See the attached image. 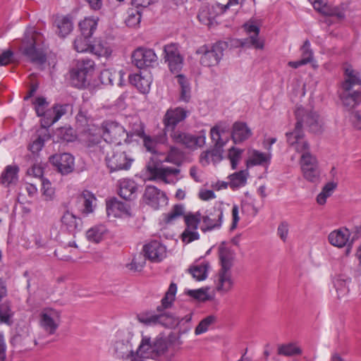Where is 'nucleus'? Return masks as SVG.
Segmentation results:
<instances>
[{
  "label": "nucleus",
  "mask_w": 361,
  "mask_h": 361,
  "mask_svg": "<svg viewBox=\"0 0 361 361\" xmlns=\"http://www.w3.org/2000/svg\"><path fill=\"white\" fill-rule=\"evenodd\" d=\"M177 286L171 283L161 300V305L157 306V311L159 314L145 312L137 315L138 321L147 326L161 325L167 328H175L178 326L187 324L185 328L180 330L182 334H185L191 329L190 322L192 320V313L190 312L183 317H175L172 314L162 313L165 310L171 307L176 298Z\"/></svg>",
  "instance_id": "f257e3e1"
},
{
  "label": "nucleus",
  "mask_w": 361,
  "mask_h": 361,
  "mask_svg": "<svg viewBox=\"0 0 361 361\" xmlns=\"http://www.w3.org/2000/svg\"><path fill=\"white\" fill-rule=\"evenodd\" d=\"M145 256L153 262H159L166 255V247L158 240H152L143 247Z\"/></svg>",
  "instance_id": "aec40b11"
},
{
  "label": "nucleus",
  "mask_w": 361,
  "mask_h": 361,
  "mask_svg": "<svg viewBox=\"0 0 361 361\" xmlns=\"http://www.w3.org/2000/svg\"><path fill=\"white\" fill-rule=\"evenodd\" d=\"M252 135V131L244 122H235L233 126L231 137L234 143H241Z\"/></svg>",
  "instance_id": "bb28decb"
},
{
  "label": "nucleus",
  "mask_w": 361,
  "mask_h": 361,
  "mask_svg": "<svg viewBox=\"0 0 361 361\" xmlns=\"http://www.w3.org/2000/svg\"><path fill=\"white\" fill-rule=\"evenodd\" d=\"M337 188V183L335 182L327 183L322 188L321 192L317 197V202L323 205L326 203V199L330 197L335 189Z\"/></svg>",
  "instance_id": "49530a36"
},
{
  "label": "nucleus",
  "mask_w": 361,
  "mask_h": 361,
  "mask_svg": "<svg viewBox=\"0 0 361 361\" xmlns=\"http://www.w3.org/2000/svg\"><path fill=\"white\" fill-rule=\"evenodd\" d=\"M35 105V109L37 116L41 117L47 111L48 106V102L46 99L42 97H39L35 99L33 102Z\"/></svg>",
  "instance_id": "680f3d73"
},
{
  "label": "nucleus",
  "mask_w": 361,
  "mask_h": 361,
  "mask_svg": "<svg viewBox=\"0 0 361 361\" xmlns=\"http://www.w3.org/2000/svg\"><path fill=\"white\" fill-rule=\"evenodd\" d=\"M189 114L190 111L183 107L178 106L169 109L162 120L165 133L166 134L170 130H174L180 123L185 120Z\"/></svg>",
  "instance_id": "9d476101"
},
{
  "label": "nucleus",
  "mask_w": 361,
  "mask_h": 361,
  "mask_svg": "<svg viewBox=\"0 0 361 361\" xmlns=\"http://www.w3.org/2000/svg\"><path fill=\"white\" fill-rule=\"evenodd\" d=\"M186 228L182 234V240L186 243H190L199 239L200 235L197 231L199 224L201 221V214H188L184 216Z\"/></svg>",
  "instance_id": "f8f14e48"
},
{
  "label": "nucleus",
  "mask_w": 361,
  "mask_h": 361,
  "mask_svg": "<svg viewBox=\"0 0 361 361\" xmlns=\"http://www.w3.org/2000/svg\"><path fill=\"white\" fill-rule=\"evenodd\" d=\"M301 349L294 343L281 345L278 347V354L284 356H293L300 355Z\"/></svg>",
  "instance_id": "3c124183"
},
{
  "label": "nucleus",
  "mask_w": 361,
  "mask_h": 361,
  "mask_svg": "<svg viewBox=\"0 0 361 361\" xmlns=\"http://www.w3.org/2000/svg\"><path fill=\"white\" fill-rule=\"evenodd\" d=\"M271 153H264L258 150H253L250 155V162L252 165H267L270 163Z\"/></svg>",
  "instance_id": "c03bdc74"
},
{
  "label": "nucleus",
  "mask_w": 361,
  "mask_h": 361,
  "mask_svg": "<svg viewBox=\"0 0 361 361\" xmlns=\"http://www.w3.org/2000/svg\"><path fill=\"white\" fill-rule=\"evenodd\" d=\"M184 212L183 207L181 205H175L172 210L166 215V221L167 223H171L178 217L182 216Z\"/></svg>",
  "instance_id": "69168bd1"
},
{
  "label": "nucleus",
  "mask_w": 361,
  "mask_h": 361,
  "mask_svg": "<svg viewBox=\"0 0 361 361\" xmlns=\"http://www.w3.org/2000/svg\"><path fill=\"white\" fill-rule=\"evenodd\" d=\"M104 139L107 142L121 145L122 140H126L128 134L125 128L118 123L106 121L102 126Z\"/></svg>",
  "instance_id": "1a4fd4ad"
},
{
  "label": "nucleus",
  "mask_w": 361,
  "mask_h": 361,
  "mask_svg": "<svg viewBox=\"0 0 361 361\" xmlns=\"http://www.w3.org/2000/svg\"><path fill=\"white\" fill-rule=\"evenodd\" d=\"M142 198L145 204L154 209L167 204L166 194L153 185L146 186Z\"/></svg>",
  "instance_id": "2eb2a0df"
},
{
  "label": "nucleus",
  "mask_w": 361,
  "mask_h": 361,
  "mask_svg": "<svg viewBox=\"0 0 361 361\" xmlns=\"http://www.w3.org/2000/svg\"><path fill=\"white\" fill-rule=\"evenodd\" d=\"M288 231L289 225L286 221L281 222L277 228V234L283 242H286L287 240Z\"/></svg>",
  "instance_id": "338daca9"
},
{
  "label": "nucleus",
  "mask_w": 361,
  "mask_h": 361,
  "mask_svg": "<svg viewBox=\"0 0 361 361\" xmlns=\"http://www.w3.org/2000/svg\"><path fill=\"white\" fill-rule=\"evenodd\" d=\"M147 170L151 175V180H157L164 183H175L178 180L177 176L180 170L169 166H159L158 164H148Z\"/></svg>",
  "instance_id": "6e6552de"
},
{
  "label": "nucleus",
  "mask_w": 361,
  "mask_h": 361,
  "mask_svg": "<svg viewBox=\"0 0 361 361\" xmlns=\"http://www.w3.org/2000/svg\"><path fill=\"white\" fill-rule=\"evenodd\" d=\"M169 348L167 341L162 337H157L153 340L154 354H156V358L166 353Z\"/></svg>",
  "instance_id": "5fc2aeb1"
},
{
  "label": "nucleus",
  "mask_w": 361,
  "mask_h": 361,
  "mask_svg": "<svg viewBox=\"0 0 361 361\" xmlns=\"http://www.w3.org/2000/svg\"><path fill=\"white\" fill-rule=\"evenodd\" d=\"M350 283V279H343L342 276L338 277L334 281V286L336 289L338 295L343 296L349 292V284Z\"/></svg>",
  "instance_id": "4d7b16f0"
},
{
  "label": "nucleus",
  "mask_w": 361,
  "mask_h": 361,
  "mask_svg": "<svg viewBox=\"0 0 361 361\" xmlns=\"http://www.w3.org/2000/svg\"><path fill=\"white\" fill-rule=\"evenodd\" d=\"M129 81L131 84L135 85L143 93L148 92L149 89V84L148 81L145 80L138 74H133L129 75Z\"/></svg>",
  "instance_id": "bf43d9fd"
},
{
  "label": "nucleus",
  "mask_w": 361,
  "mask_h": 361,
  "mask_svg": "<svg viewBox=\"0 0 361 361\" xmlns=\"http://www.w3.org/2000/svg\"><path fill=\"white\" fill-rule=\"evenodd\" d=\"M143 145L146 150L159 157L164 154V148H167L168 138L166 134L157 135L154 137L144 135L142 136Z\"/></svg>",
  "instance_id": "9b49d317"
},
{
  "label": "nucleus",
  "mask_w": 361,
  "mask_h": 361,
  "mask_svg": "<svg viewBox=\"0 0 361 361\" xmlns=\"http://www.w3.org/2000/svg\"><path fill=\"white\" fill-rule=\"evenodd\" d=\"M89 38L83 35L77 37L73 42L75 51L80 53L90 51L91 44H89Z\"/></svg>",
  "instance_id": "13d9d810"
},
{
  "label": "nucleus",
  "mask_w": 361,
  "mask_h": 361,
  "mask_svg": "<svg viewBox=\"0 0 361 361\" xmlns=\"http://www.w3.org/2000/svg\"><path fill=\"white\" fill-rule=\"evenodd\" d=\"M356 85H361L360 73L350 66L345 68V80L341 85L342 90H350Z\"/></svg>",
  "instance_id": "473e14b6"
},
{
  "label": "nucleus",
  "mask_w": 361,
  "mask_h": 361,
  "mask_svg": "<svg viewBox=\"0 0 361 361\" xmlns=\"http://www.w3.org/2000/svg\"><path fill=\"white\" fill-rule=\"evenodd\" d=\"M229 178L231 187L233 188H239L245 184L247 173L245 171H240L231 174Z\"/></svg>",
  "instance_id": "6e6d98bb"
},
{
  "label": "nucleus",
  "mask_w": 361,
  "mask_h": 361,
  "mask_svg": "<svg viewBox=\"0 0 361 361\" xmlns=\"http://www.w3.org/2000/svg\"><path fill=\"white\" fill-rule=\"evenodd\" d=\"M225 132L224 129L220 125H216L210 130V135L214 147L223 148L228 142V137L224 138L222 134Z\"/></svg>",
  "instance_id": "58836bf2"
},
{
  "label": "nucleus",
  "mask_w": 361,
  "mask_h": 361,
  "mask_svg": "<svg viewBox=\"0 0 361 361\" xmlns=\"http://www.w3.org/2000/svg\"><path fill=\"white\" fill-rule=\"evenodd\" d=\"M164 154L161 155L163 158H158L159 162H169L176 165H179L183 158L182 152L176 147L169 146L164 149Z\"/></svg>",
  "instance_id": "cd10ccee"
},
{
  "label": "nucleus",
  "mask_w": 361,
  "mask_h": 361,
  "mask_svg": "<svg viewBox=\"0 0 361 361\" xmlns=\"http://www.w3.org/2000/svg\"><path fill=\"white\" fill-rule=\"evenodd\" d=\"M114 349L118 358L126 361H140L137 355L134 353L131 345L128 342L117 341L114 344Z\"/></svg>",
  "instance_id": "a878e982"
},
{
  "label": "nucleus",
  "mask_w": 361,
  "mask_h": 361,
  "mask_svg": "<svg viewBox=\"0 0 361 361\" xmlns=\"http://www.w3.org/2000/svg\"><path fill=\"white\" fill-rule=\"evenodd\" d=\"M243 149L232 147L228 152V158L230 160L232 169H235L242 159Z\"/></svg>",
  "instance_id": "052dcab7"
},
{
  "label": "nucleus",
  "mask_w": 361,
  "mask_h": 361,
  "mask_svg": "<svg viewBox=\"0 0 361 361\" xmlns=\"http://www.w3.org/2000/svg\"><path fill=\"white\" fill-rule=\"evenodd\" d=\"M19 171L20 168L17 164L7 165L1 173L0 185L7 188L15 187L18 183Z\"/></svg>",
  "instance_id": "4be33fe9"
},
{
  "label": "nucleus",
  "mask_w": 361,
  "mask_h": 361,
  "mask_svg": "<svg viewBox=\"0 0 361 361\" xmlns=\"http://www.w3.org/2000/svg\"><path fill=\"white\" fill-rule=\"evenodd\" d=\"M169 133L173 142L182 144L190 149L201 147L204 145L206 142L204 130H202L197 135L185 133L176 130V128L174 130H170Z\"/></svg>",
  "instance_id": "0eeeda50"
},
{
  "label": "nucleus",
  "mask_w": 361,
  "mask_h": 361,
  "mask_svg": "<svg viewBox=\"0 0 361 361\" xmlns=\"http://www.w3.org/2000/svg\"><path fill=\"white\" fill-rule=\"evenodd\" d=\"M302 109L297 112V121L294 129L292 131L286 133V142L288 146L298 154L302 157L305 154H312L310 152V144L307 139L302 129H301V122L304 120L301 116H303Z\"/></svg>",
  "instance_id": "7ed1b4c3"
},
{
  "label": "nucleus",
  "mask_w": 361,
  "mask_h": 361,
  "mask_svg": "<svg viewBox=\"0 0 361 361\" xmlns=\"http://www.w3.org/2000/svg\"><path fill=\"white\" fill-rule=\"evenodd\" d=\"M44 42V37L39 32L32 27L26 30L23 41V54L38 65L44 64L47 60Z\"/></svg>",
  "instance_id": "f03ea898"
},
{
  "label": "nucleus",
  "mask_w": 361,
  "mask_h": 361,
  "mask_svg": "<svg viewBox=\"0 0 361 361\" xmlns=\"http://www.w3.org/2000/svg\"><path fill=\"white\" fill-rule=\"evenodd\" d=\"M157 56L153 49L139 47L132 54V62L138 68L152 66L157 63Z\"/></svg>",
  "instance_id": "ddd939ff"
},
{
  "label": "nucleus",
  "mask_w": 361,
  "mask_h": 361,
  "mask_svg": "<svg viewBox=\"0 0 361 361\" xmlns=\"http://www.w3.org/2000/svg\"><path fill=\"white\" fill-rule=\"evenodd\" d=\"M215 284L217 292L221 294L229 292L234 284L231 271L229 270L220 269L216 275Z\"/></svg>",
  "instance_id": "393cba45"
},
{
  "label": "nucleus",
  "mask_w": 361,
  "mask_h": 361,
  "mask_svg": "<svg viewBox=\"0 0 361 361\" xmlns=\"http://www.w3.org/2000/svg\"><path fill=\"white\" fill-rule=\"evenodd\" d=\"M350 231L347 228L338 229L332 231L329 235V243L336 247H342L345 246L348 241Z\"/></svg>",
  "instance_id": "2f4dec72"
},
{
  "label": "nucleus",
  "mask_w": 361,
  "mask_h": 361,
  "mask_svg": "<svg viewBox=\"0 0 361 361\" xmlns=\"http://www.w3.org/2000/svg\"><path fill=\"white\" fill-rule=\"evenodd\" d=\"M106 213L109 216H111L117 218L126 217L131 215L129 205L116 199L111 200L106 202Z\"/></svg>",
  "instance_id": "b1692460"
},
{
  "label": "nucleus",
  "mask_w": 361,
  "mask_h": 361,
  "mask_svg": "<svg viewBox=\"0 0 361 361\" xmlns=\"http://www.w3.org/2000/svg\"><path fill=\"white\" fill-rule=\"evenodd\" d=\"M129 16L126 19V24L128 26L133 27L138 25L141 20V14L140 11H136L135 13L133 11L129 13Z\"/></svg>",
  "instance_id": "774afa93"
},
{
  "label": "nucleus",
  "mask_w": 361,
  "mask_h": 361,
  "mask_svg": "<svg viewBox=\"0 0 361 361\" xmlns=\"http://www.w3.org/2000/svg\"><path fill=\"white\" fill-rule=\"evenodd\" d=\"M82 204L81 212L86 215L92 213L94 210L93 203L96 201V197L91 192L85 190L78 197Z\"/></svg>",
  "instance_id": "4c0bfd02"
},
{
  "label": "nucleus",
  "mask_w": 361,
  "mask_h": 361,
  "mask_svg": "<svg viewBox=\"0 0 361 361\" xmlns=\"http://www.w3.org/2000/svg\"><path fill=\"white\" fill-rule=\"evenodd\" d=\"M209 264L207 262H202L200 264L190 269V272L197 281H202L207 278V273Z\"/></svg>",
  "instance_id": "864d4df0"
},
{
  "label": "nucleus",
  "mask_w": 361,
  "mask_h": 361,
  "mask_svg": "<svg viewBox=\"0 0 361 361\" xmlns=\"http://www.w3.org/2000/svg\"><path fill=\"white\" fill-rule=\"evenodd\" d=\"M135 183L130 179H123L119 182V195L125 200H130L136 191Z\"/></svg>",
  "instance_id": "c9c22d12"
},
{
  "label": "nucleus",
  "mask_w": 361,
  "mask_h": 361,
  "mask_svg": "<svg viewBox=\"0 0 361 361\" xmlns=\"http://www.w3.org/2000/svg\"><path fill=\"white\" fill-rule=\"evenodd\" d=\"M216 321V317L214 315H209L202 319L195 329V335H200L209 330L211 325Z\"/></svg>",
  "instance_id": "603ef678"
},
{
  "label": "nucleus",
  "mask_w": 361,
  "mask_h": 361,
  "mask_svg": "<svg viewBox=\"0 0 361 361\" xmlns=\"http://www.w3.org/2000/svg\"><path fill=\"white\" fill-rule=\"evenodd\" d=\"M187 294L200 301H206L209 300V295L207 290L200 288L197 290H188Z\"/></svg>",
  "instance_id": "0e129e2a"
},
{
  "label": "nucleus",
  "mask_w": 361,
  "mask_h": 361,
  "mask_svg": "<svg viewBox=\"0 0 361 361\" xmlns=\"http://www.w3.org/2000/svg\"><path fill=\"white\" fill-rule=\"evenodd\" d=\"M340 94V98L343 104L350 109L357 106L361 102V92L354 91L350 92V90H342Z\"/></svg>",
  "instance_id": "72a5a7b5"
},
{
  "label": "nucleus",
  "mask_w": 361,
  "mask_h": 361,
  "mask_svg": "<svg viewBox=\"0 0 361 361\" xmlns=\"http://www.w3.org/2000/svg\"><path fill=\"white\" fill-rule=\"evenodd\" d=\"M60 324V313L50 309L44 310L40 316V324L49 334L55 333Z\"/></svg>",
  "instance_id": "412c9836"
},
{
  "label": "nucleus",
  "mask_w": 361,
  "mask_h": 361,
  "mask_svg": "<svg viewBox=\"0 0 361 361\" xmlns=\"http://www.w3.org/2000/svg\"><path fill=\"white\" fill-rule=\"evenodd\" d=\"M56 26L59 29V35L65 37L73 29V23L68 17H62L56 20Z\"/></svg>",
  "instance_id": "09e8293b"
},
{
  "label": "nucleus",
  "mask_w": 361,
  "mask_h": 361,
  "mask_svg": "<svg viewBox=\"0 0 361 361\" xmlns=\"http://www.w3.org/2000/svg\"><path fill=\"white\" fill-rule=\"evenodd\" d=\"M223 44L216 43L213 45H203L197 49L196 53L202 54L200 63L206 67L216 66L223 56Z\"/></svg>",
  "instance_id": "423d86ee"
},
{
  "label": "nucleus",
  "mask_w": 361,
  "mask_h": 361,
  "mask_svg": "<svg viewBox=\"0 0 361 361\" xmlns=\"http://www.w3.org/2000/svg\"><path fill=\"white\" fill-rule=\"evenodd\" d=\"M301 59L305 61L306 64L312 61L313 53L310 49V42L309 40L305 41L302 47H301Z\"/></svg>",
  "instance_id": "e2e57ef3"
},
{
  "label": "nucleus",
  "mask_w": 361,
  "mask_h": 361,
  "mask_svg": "<svg viewBox=\"0 0 361 361\" xmlns=\"http://www.w3.org/2000/svg\"><path fill=\"white\" fill-rule=\"evenodd\" d=\"M153 341L147 336H142L141 342L137 350L136 355L143 358L156 359V354H154Z\"/></svg>",
  "instance_id": "7c9ffc66"
},
{
  "label": "nucleus",
  "mask_w": 361,
  "mask_h": 361,
  "mask_svg": "<svg viewBox=\"0 0 361 361\" xmlns=\"http://www.w3.org/2000/svg\"><path fill=\"white\" fill-rule=\"evenodd\" d=\"M299 109H302L303 111V116L301 117L303 118L304 120L301 122V129L305 126L309 128V130L313 133H322L323 130V122L317 113L312 110L305 109L302 106H298L295 111L296 118L297 112Z\"/></svg>",
  "instance_id": "4468645a"
},
{
  "label": "nucleus",
  "mask_w": 361,
  "mask_h": 361,
  "mask_svg": "<svg viewBox=\"0 0 361 361\" xmlns=\"http://www.w3.org/2000/svg\"><path fill=\"white\" fill-rule=\"evenodd\" d=\"M124 73L122 70L116 71L114 69L109 68L103 70L100 73L101 82L106 85H113L114 80H117L118 85H123Z\"/></svg>",
  "instance_id": "c85d7f7f"
},
{
  "label": "nucleus",
  "mask_w": 361,
  "mask_h": 361,
  "mask_svg": "<svg viewBox=\"0 0 361 361\" xmlns=\"http://www.w3.org/2000/svg\"><path fill=\"white\" fill-rule=\"evenodd\" d=\"M164 58L172 73H178L183 67V57L180 56L176 44H167L164 47Z\"/></svg>",
  "instance_id": "6ab92c4d"
},
{
  "label": "nucleus",
  "mask_w": 361,
  "mask_h": 361,
  "mask_svg": "<svg viewBox=\"0 0 361 361\" xmlns=\"http://www.w3.org/2000/svg\"><path fill=\"white\" fill-rule=\"evenodd\" d=\"M13 312L10 305L5 302L0 305V322L8 326L13 324Z\"/></svg>",
  "instance_id": "8fccbe9b"
},
{
  "label": "nucleus",
  "mask_w": 361,
  "mask_h": 361,
  "mask_svg": "<svg viewBox=\"0 0 361 361\" xmlns=\"http://www.w3.org/2000/svg\"><path fill=\"white\" fill-rule=\"evenodd\" d=\"M90 76L85 75L84 73H80L78 69L73 68L71 71V80L73 86L78 88H83L89 84L91 80Z\"/></svg>",
  "instance_id": "ea45409f"
},
{
  "label": "nucleus",
  "mask_w": 361,
  "mask_h": 361,
  "mask_svg": "<svg viewBox=\"0 0 361 361\" xmlns=\"http://www.w3.org/2000/svg\"><path fill=\"white\" fill-rule=\"evenodd\" d=\"M97 26V20L93 18H86L79 23V27L81 30V35L86 37H90Z\"/></svg>",
  "instance_id": "37998d69"
},
{
  "label": "nucleus",
  "mask_w": 361,
  "mask_h": 361,
  "mask_svg": "<svg viewBox=\"0 0 361 361\" xmlns=\"http://www.w3.org/2000/svg\"><path fill=\"white\" fill-rule=\"evenodd\" d=\"M98 57L108 59L112 53V49L109 43L104 40L96 41L91 44L90 51Z\"/></svg>",
  "instance_id": "e433bc0d"
},
{
  "label": "nucleus",
  "mask_w": 361,
  "mask_h": 361,
  "mask_svg": "<svg viewBox=\"0 0 361 361\" xmlns=\"http://www.w3.org/2000/svg\"><path fill=\"white\" fill-rule=\"evenodd\" d=\"M223 215V210L220 207L214 208L213 211L207 212L205 214L201 215V230L206 232L219 228L222 224Z\"/></svg>",
  "instance_id": "dca6fc26"
},
{
  "label": "nucleus",
  "mask_w": 361,
  "mask_h": 361,
  "mask_svg": "<svg viewBox=\"0 0 361 361\" xmlns=\"http://www.w3.org/2000/svg\"><path fill=\"white\" fill-rule=\"evenodd\" d=\"M68 104H56L51 109H47L42 115L40 128H48L58 121L62 116L67 113Z\"/></svg>",
  "instance_id": "f3484780"
},
{
  "label": "nucleus",
  "mask_w": 361,
  "mask_h": 361,
  "mask_svg": "<svg viewBox=\"0 0 361 361\" xmlns=\"http://www.w3.org/2000/svg\"><path fill=\"white\" fill-rule=\"evenodd\" d=\"M51 135L49 133V130L46 128H39L37 131L36 137L29 145V149L33 154H37L42 150L44 145V142L49 140Z\"/></svg>",
  "instance_id": "c756f323"
},
{
  "label": "nucleus",
  "mask_w": 361,
  "mask_h": 361,
  "mask_svg": "<svg viewBox=\"0 0 361 361\" xmlns=\"http://www.w3.org/2000/svg\"><path fill=\"white\" fill-rule=\"evenodd\" d=\"M94 66L95 64L93 60L83 59L78 61L75 68L78 69L80 73H84L85 75L92 77L94 72Z\"/></svg>",
  "instance_id": "de8ad7c7"
},
{
  "label": "nucleus",
  "mask_w": 361,
  "mask_h": 361,
  "mask_svg": "<svg viewBox=\"0 0 361 361\" xmlns=\"http://www.w3.org/2000/svg\"><path fill=\"white\" fill-rule=\"evenodd\" d=\"M106 231V228L104 226L97 225L90 228L86 232V237L89 241L98 243L104 238Z\"/></svg>",
  "instance_id": "79ce46f5"
},
{
  "label": "nucleus",
  "mask_w": 361,
  "mask_h": 361,
  "mask_svg": "<svg viewBox=\"0 0 361 361\" xmlns=\"http://www.w3.org/2000/svg\"><path fill=\"white\" fill-rule=\"evenodd\" d=\"M299 164L302 176L306 180L314 183L320 180L321 171L316 155L314 154L303 155L300 157Z\"/></svg>",
  "instance_id": "39448f33"
},
{
  "label": "nucleus",
  "mask_w": 361,
  "mask_h": 361,
  "mask_svg": "<svg viewBox=\"0 0 361 361\" xmlns=\"http://www.w3.org/2000/svg\"><path fill=\"white\" fill-rule=\"evenodd\" d=\"M219 259L221 265L220 269L231 271L234 259L233 253L227 248H221L219 250Z\"/></svg>",
  "instance_id": "a18cd8bd"
},
{
  "label": "nucleus",
  "mask_w": 361,
  "mask_h": 361,
  "mask_svg": "<svg viewBox=\"0 0 361 361\" xmlns=\"http://www.w3.org/2000/svg\"><path fill=\"white\" fill-rule=\"evenodd\" d=\"M61 223L69 232H75L80 230L82 221L80 218H77L73 213L67 211L61 217Z\"/></svg>",
  "instance_id": "f704fd0d"
},
{
  "label": "nucleus",
  "mask_w": 361,
  "mask_h": 361,
  "mask_svg": "<svg viewBox=\"0 0 361 361\" xmlns=\"http://www.w3.org/2000/svg\"><path fill=\"white\" fill-rule=\"evenodd\" d=\"M176 78L180 87V99L186 102H188L190 98V86L188 80L183 74H178Z\"/></svg>",
  "instance_id": "a19ab883"
},
{
  "label": "nucleus",
  "mask_w": 361,
  "mask_h": 361,
  "mask_svg": "<svg viewBox=\"0 0 361 361\" xmlns=\"http://www.w3.org/2000/svg\"><path fill=\"white\" fill-rule=\"evenodd\" d=\"M103 149L106 150L105 161L111 172L130 169L133 159L127 154L123 146L116 145L111 147L107 144Z\"/></svg>",
  "instance_id": "20e7f679"
},
{
  "label": "nucleus",
  "mask_w": 361,
  "mask_h": 361,
  "mask_svg": "<svg viewBox=\"0 0 361 361\" xmlns=\"http://www.w3.org/2000/svg\"><path fill=\"white\" fill-rule=\"evenodd\" d=\"M244 28L249 37L242 42V46H252L255 49H262L264 47V41L260 39L258 36L259 33V27L252 23H245Z\"/></svg>",
  "instance_id": "5701e85b"
},
{
  "label": "nucleus",
  "mask_w": 361,
  "mask_h": 361,
  "mask_svg": "<svg viewBox=\"0 0 361 361\" xmlns=\"http://www.w3.org/2000/svg\"><path fill=\"white\" fill-rule=\"evenodd\" d=\"M49 161L62 175H67L74 169V157L69 153L54 154L50 157Z\"/></svg>",
  "instance_id": "a211bd4d"
}]
</instances>
